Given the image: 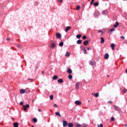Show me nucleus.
<instances>
[{"mask_svg": "<svg viewBox=\"0 0 127 127\" xmlns=\"http://www.w3.org/2000/svg\"><path fill=\"white\" fill-rule=\"evenodd\" d=\"M89 65H91L92 67H96V62L94 60H91L89 62Z\"/></svg>", "mask_w": 127, "mask_h": 127, "instance_id": "nucleus-1", "label": "nucleus"}, {"mask_svg": "<svg viewBox=\"0 0 127 127\" xmlns=\"http://www.w3.org/2000/svg\"><path fill=\"white\" fill-rule=\"evenodd\" d=\"M80 48L81 50H82V51H83L84 54H87V50H86V48L85 47H83V45L80 46Z\"/></svg>", "mask_w": 127, "mask_h": 127, "instance_id": "nucleus-2", "label": "nucleus"}, {"mask_svg": "<svg viewBox=\"0 0 127 127\" xmlns=\"http://www.w3.org/2000/svg\"><path fill=\"white\" fill-rule=\"evenodd\" d=\"M113 108L115 111H117L118 112H120V111H121V108H120V107H119L118 106L114 105L113 106Z\"/></svg>", "mask_w": 127, "mask_h": 127, "instance_id": "nucleus-3", "label": "nucleus"}, {"mask_svg": "<svg viewBox=\"0 0 127 127\" xmlns=\"http://www.w3.org/2000/svg\"><path fill=\"white\" fill-rule=\"evenodd\" d=\"M80 84H81V82H77L76 83L75 88L76 89V90H79V89H80L79 87H80Z\"/></svg>", "mask_w": 127, "mask_h": 127, "instance_id": "nucleus-4", "label": "nucleus"}, {"mask_svg": "<svg viewBox=\"0 0 127 127\" xmlns=\"http://www.w3.org/2000/svg\"><path fill=\"white\" fill-rule=\"evenodd\" d=\"M94 15H95V17H98L100 15V12H98V10H96L94 12Z\"/></svg>", "mask_w": 127, "mask_h": 127, "instance_id": "nucleus-5", "label": "nucleus"}, {"mask_svg": "<svg viewBox=\"0 0 127 127\" xmlns=\"http://www.w3.org/2000/svg\"><path fill=\"white\" fill-rule=\"evenodd\" d=\"M63 126L64 127H67V126H68V123H67V121L64 120L63 121Z\"/></svg>", "mask_w": 127, "mask_h": 127, "instance_id": "nucleus-6", "label": "nucleus"}, {"mask_svg": "<svg viewBox=\"0 0 127 127\" xmlns=\"http://www.w3.org/2000/svg\"><path fill=\"white\" fill-rule=\"evenodd\" d=\"M75 105H78V106H80V105H82V102L79 100H76L75 101Z\"/></svg>", "mask_w": 127, "mask_h": 127, "instance_id": "nucleus-7", "label": "nucleus"}, {"mask_svg": "<svg viewBox=\"0 0 127 127\" xmlns=\"http://www.w3.org/2000/svg\"><path fill=\"white\" fill-rule=\"evenodd\" d=\"M119 25L120 23H119V22L117 21L115 22V24L113 25V27H114L115 28H117V27H118V26H119Z\"/></svg>", "mask_w": 127, "mask_h": 127, "instance_id": "nucleus-8", "label": "nucleus"}, {"mask_svg": "<svg viewBox=\"0 0 127 127\" xmlns=\"http://www.w3.org/2000/svg\"><path fill=\"white\" fill-rule=\"evenodd\" d=\"M56 36L58 39L61 38V34H60V33H57Z\"/></svg>", "mask_w": 127, "mask_h": 127, "instance_id": "nucleus-9", "label": "nucleus"}, {"mask_svg": "<svg viewBox=\"0 0 127 127\" xmlns=\"http://www.w3.org/2000/svg\"><path fill=\"white\" fill-rule=\"evenodd\" d=\"M92 95H93V96H95V98H98V97H99V92H97L96 93H92Z\"/></svg>", "mask_w": 127, "mask_h": 127, "instance_id": "nucleus-10", "label": "nucleus"}, {"mask_svg": "<svg viewBox=\"0 0 127 127\" xmlns=\"http://www.w3.org/2000/svg\"><path fill=\"white\" fill-rule=\"evenodd\" d=\"M105 43V39H104V37H102L101 38V41H100V43L101 44H103V43Z\"/></svg>", "mask_w": 127, "mask_h": 127, "instance_id": "nucleus-11", "label": "nucleus"}, {"mask_svg": "<svg viewBox=\"0 0 127 127\" xmlns=\"http://www.w3.org/2000/svg\"><path fill=\"white\" fill-rule=\"evenodd\" d=\"M70 29H71V27L67 26L65 29V32H68V31H69V30H70Z\"/></svg>", "mask_w": 127, "mask_h": 127, "instance_id": "nucleus-12", "label": "nucleus"}, {"mask_svg": "<svg viewBox=\"0 0 127 127\" xmlns=\"http://www.w3.org/2000/svg\"><path fill=\"white\" fill-rule=\"evenodd\" d=\"M67 73H68V74H72V69H71V68H67Z\"/></svg>", "mask_w": 127, "mask_h": 127, "instance_id": "nucleus-13", "label": "nucleus"}, {"mask_svg": "<svg viewBox=\"0 0 127 127\" xmlns=\"http://www.w3.org/2000/svg\"><path fill=\"white\" fill-rule=\"evenodd\" d=\"M87 44H89V41L88 40H85L83 43V45L87 46Z\"/></svg>", "mask_w": 127, "mask_h": 127, "instance_id": "nucleus-14", "label": "nucleus"}, {"mask_svg": "<svg viewBox=\"0 0 127 127\" xmlns=\"http://www.w3.org/2000/svg\"><path fill=\"white\" fill-rule=\"evenodd\" d=\"M58 82L59 83V84H60L61 83H64V81L63 80V79L60 78L58 79Z\"/></svg>", "mask_w": 127, "mask_h": 127, "instance_id": "nucleus-15", "label": "nucleus"}, {"mask_svg": "<svg viewBox=\"0 0 127 127\" xmlns=\"http://www.w3.org/2000/svg\"><path fill=\"white\" fill-rule=\"evenodd\" d=\"M109 54L106 53L104 55V59H109Z\"/></svg>", "mask_w": 127, "mask_h": 127, "instance_id": "nucleus-16", "label": "nucleus"}, {"mask_svg": "<svg viewBox=\"0 0 127 127\" xmlns=\"http://www.w3.org/2000/svg\"><path fill=\"white\" fill-rule=\"evenodd\" d=\"M110 46L111 48H112V50H115V46H116V45H115V44H111Z\"/></svg>", "mask_w": 127, "mask_h": 127, "instance_id": "nucleus-17", "label": "nucleus"}, {"mask_svg": "<svg viewBox=\"0 0 127 127\" xmlns=\"http://www.w3.org/2000/svg\"><path fill=\"white\" fill-rule=\"evenodd\" d=\"M14 127H18V123L15 122L13 124Z\"/></svg>", "mask_w": 127, "mask_h": 127, "instance_id": "nucleus-18", "label": "nucleus"}, {"mask_svg": "<svg viewBox=\"0 0 127 127\" xmlns=\"http://www.w3.org/2000/svg\"><path fill=\"white\" fill-rule=\"evenodd\" d=\"M59 45L60 47H62V46H63V45H64V42H61L59 43Z\"/></svg>", "mask_w": 127, "mask_h": 127, "instance_id": "nucleus-19", "label": "nucleus"}, {"mask_svg": "<svg viewBox=\"0 0 127 127\" xmlns=\"http://www.w3.org/2000/svg\"><path fill=\"white\" fill-rule=\"evenodd\" d=\"M56 116H58V117H61V114H60V112H55Z\"/></svg>", "mask_w": 127, "mask_h": 127, "instance_id": "nucleus-20", "label": "nucleus"}, {"mask_svg": "<svg viewBox=\"0 0 127 127\" xmlns=\"http://www.w3.org/2000/svg\"><path fill=\"white\" fill-rule=\"evenodd\" d=\"M67 126L68 127H74V125L72 124V123H69L67 124Z\"/></svg>", "mask_w": 127, "mask_h": 127, "instance_id": "nucleus-21", "label": "nucleus"}, {"mask_svg": "<svg viewBox=\"0 0 127 127\" xmlns=\"http://www.w3.org/2000/svg\"><path fill=\"white\" fill-rule=\"evenodd\" d=\"M20 94H24L25 93V90L22 89L20 90Z\"/></svg>", "mask_w": 127, "mask_h": 127, "instance_id": "nucleus-22", "label": "nucleus"}, {"mask_svg": "<svg viewBox=\"0 0 127 127\" xmlns=\"http://www.w3.org/2000/svg\"><path fill=\"white\" fill-rule=\"evenodd\" d=\"M77 44H81L82 43V40L79 39L76 41Z\"/></svg>", "mask_w": 127, "mask_h": 127, "instance_id": "nucleus-23", "label": "nucleus"}, {"mask_svg": "<svg viewBox=\"0 0 127 127\" xmlns=\"http://www.w3.org/2000/svg\"><path fill=\"white\" fill-rule=\"evenodd\" d=\"M75 127H82V126L81 125V124L76 123V124L75 125Z\"/></svg>", "mask_w": 127, "mask_h": 127, "instance_id": "nucleus-24", "label": "nucleus"}, {"mask_svg": "<svg viewBox=\"0 0 127 127\" xmlns=\"http://www.w3.org/2000/svg\"><path fill=\"white\" fill-rule=\"evenodd\" d=\"M51 47L52 48H55V43H52L51 45Z\"/></svg>", "mask_w": 127, "mask_h": 127, "instance_id": "nucleus-25", "label": "nucleus"}, {"mask_svg": "<svg viewBox=\"0 0 127 127\" xmlns=\"http://www.w3.org/2000/svg\"><path fill=\"white\" fill-rule=\"evenodd\" d=\"M58 79V76L55 75L53 77V79L54 80H57Z\"/></svg>", "mask_w": 127, "mask_h": 127, "instance_id": "nucleus-26", "label": "nucleus"}, {"mask_svg": "<svg viewBox=\"0 0 127 127\" xmlns=\"http://www.w3.org/2000/svg\"><path fill=\"white\" fill-rule=\"evenodd\" d=\"M82 36V35H81V34H78V35H77L76 36V38H77L78 39H80V38H81V37Z\"/></svg>", "mask_w": 127, "mask_h": 127, "instance_id": "nucleus-27", "label": "nucleus"}, {"mask_svg": "<svg viewBox=\"0 0 127 127\" xmlns=\"http://www.w3.org/2000/svg\"><path fill=\"white\" fill-rule=\"evenodd\" d=\"M32 121H33V123H34L35 124L37 123V119H36V118H33Z\"/></svg>", "mask_w": 127, "mask_h": 127, "instance_id": "nucleus-28", "label": "nucleus"}, {"mask_svg": "<svg viewBox=\"0 0 127 127\" xmlns=\"http://www.w3.org/2000/svg\"><path fill=\"white\" fill-rule=\"evenodd\" d=\"M94 6H98L99 5V2H95L93 4Z\"/></svg>", "mask_w": 127, "mask_h": 127, "instance_id": "nucleus-29", "label": "nucleus"}, {"mask_svg": "<svg viewBox=\"0 0 127 127\" xmlns=\"http://www.w3.org/2000/svg\"><path fill=\"white\" fill-rule=\"evenodd\" d=\"M25 91L26 92V93H29V92H30V90H29V88H27L25 89Z\"/></svg>", "mask_w": 127, "mask_h": 127, "instance_id": "nucleus-30", "label": "nucleus"}, {"mask_svg": "<svg viewBox=\"0 0 127 127\" xmlns=\"http://www.w3.org/2000/svg\"><path fill=\"white\" fill-rule=\"evenodd\" d=\"M68 78L69 80H71V79L73 78V76L71 74H69L68 76Z\"/></svg>", "mask_w": 127, "mask_h": 127, "instance_id": "nucleus-31", "label": "nucleus"}, {"mask_svg": "<svg viewBox=\"0 0 127 127\" xmlns=\"http://www.w3.org/2000/svg\"><path fill=\"white\" fill-rule=\"evenodd\" d=\"M65 56L67 57H68V56H70V53L69 52H66L65 54Z\"/></svg>", "mask_w": 127, "mask_h": 127, "instance_id": "nucleus-32", "label": "nucleus"}, {"mask_svg": "<svg viewBox=\"0 0 127 127\" xmlns=\"http://www.w3.org/2000/svg\"><path fill=\"white\" fill-rule=\"evenodd\" d=\"M116 30V29L115 28V27H114L113 28H112L110 29V31L111 32H113V31H115Z\"/></svg>", "mask_w": 127, "mask_h": 127, "instance_id": "nucleus-33", "label": "nucleus"}, {"mask_svg": "<svg viewBox=\"0 0 127 127\" xmlns=\"http://www.w3.org/2000/svg\"><path fill=\"white\" fill-rule=\"evenodd\" d=\"M23 107L27 109V108H29L30 106L29 104H26V105H23Z\"/></svg>", "mask_w": 127, "mask_h": 127, "instance_id": "nucleus-34", "label": "nucleus"}, {"mask_svg": "<svg viewBox=\"0 0 127 127\" xmlns=\"http://www.w3.org/2000/svg\"><path fill=\"white\" fill-rule=\"evenodd\" d=\"M82 39H83V40H85V39H87V36L86 35H84L82 36Z\"/></svg>", "mask_w": 127, "mask_h": 127, "instance_id": "nucleus-35", "label": "nucleus"}, {"mask_svg": "<svg viewBox=\"0 0 127 127\" xmlns=\"http://www.w3.org/2000/svg\"><path fill=\"white\" fill-rule=\"evenodd\" d=\"M96 0H91L90 1V5H92L94 3V1H95Z\"/></svg>", "mask_w": 127, "mask_h": 127, "instance_id": "nucleus-36", "label": "nucleus"}, {"mask_svg": "<svg viewBox=\"0 0 127 127\" xmlns=\"http://www.w3.org/2000/svg\"><path fill=\"white\" fill-rule=\"evenodd\" d=\"M54 96L53 95H51L50 96V100H53Z\"/></svg>", "mask_w": 127, "mask_h": 127, "instance_id": "nucleus-37", "label": "nucleus"}, {"mask_svg": "<svg viewBox=\"0 0 127 127\" xmlns=\"http://www.w3.org/2000/svg\"><path fill=\"white\" fill-rule=\"evenodd\" d=\"M102 13L103 14H107V10H103L102 11Z\"/></svg>", "mask_w": 127, "mask_h": 127, "instance_id": "nucleus-38", "label": "nucleus"}, {"mask_svg": "<svg viewBox=\"0 0 127 127\" xmlns=\"http://www.w3.org/2000/svg\"><path fill=\"white\" fill-rule=\"evenodd\" d=\"M111 122H114L115 121V118L114 117H111Z\"/></svg>", "mask_w": 127, "mask_h": 127, "instance_id": "nucleus-39", "label": "nucleus"}, {"mask_svg": "<svg viewBox=\"0 0 127 127\" xmlns=\"http://www.w3.org/2000/svg\"><path fill=\"white\" fill-rule=\"evenodd\" d=\"M97 127H103V124H100L99 125H98Z\"/></svg>", "mask_w": 127, "mask_h": 127, "instance_id": "nucleus-40", "label": "nucleus"}, {"mask_svg": "<svg viewBox=\"0 0 127 127\" xmlns=\"http://www.w3.org/2000/svg\"><path fill=\"white\" fill-rule=\"evenodd\" d=\"M82 126L83 127H88V125H87V124H82Z\"/></svg>", "mask_w": 127, "mask_h": 127, "instance_id": "nucleus-41", "label": "nucleus"}, {"mask_svg": "<svg viewBox=\"0 0 127 127\" xmlns=\"http://www.w3.org/2000/svg\"><path fill=\"white\" fill-rule=\"evenodd\" d=\"M127 89H123V93H124L125 94H126L127 93Z\"/></svg>", "mask_w": 127, "mask_h": 127, "instance_id": "nucleus-42", "label": "nucleus"}, {"mask_svg": "<svg viewBox=\"0 0 127 127\" xmlns=\"http://www.w3.org/2000/svg\"><path fill=\"white\" fill-rule=\"evenodd\" d=\"M79 8H80V6H77L76 7V10H79Z\"/></svg>", "mask_w": 127, "mask_h": 127, "instance_id": "nucleus-43", "label": "nucleus"}, {"mask_svg": "<svg viewBox=\"0 0 127 127\" xmlns=\"http://www.w3.org/2000/svg\"><path fill=\"white\" fill-rule=\"evenodd\" d=\"M98 32L99 33L101 32V33H102V34H104V32L102 31V30H98Z\"/></svg>", "mask_w": 127, "mask_h": 127, "instance_id": "nucleus-44", "label": "nucleus"}, {"mask_svg": "<svg viewBox=\"0 0 127 127\" xmlns=\"http://www.w3.org/2000/svg\"><path fill=\"white\" fill-rule=\"evenodd\" d=\"M27 110V108H25L24 106H23V110L25 112Z\"/></svg>", "mask_w": 127, "mask_h": 127, "instance_id": "nucleus-45", "label": "nucleus"}, {"mask_svg": "<svg viewBox=\"0 0 127 127\" xmlns=\"http://www.w3.org/2000/svg\"><path fill=\"white\" fill-rule=\"evenodd\" d=\"M22 105H23V102L21 101V102H20V106H22Z\"/></svg>", "mask_w": 127, "mask_h": 127, "instance_id": "nucleus-46", "label": "nucleus"}, {"mask_svg": "<svg viewBox=\"0 0 127 127\" xmlns=\"http://www.w3.org/2000/svg\"><path fill=\"white\" fill-rule=\"evenodd\" d=\"M57 107H58L57 106V104H55L54 105V108H57Z\"/></svg>", "mask_w": 127, "mask_h": 127, "instance_id": "nucleus-47", "label": "nucleus"}, {"mask_svg": "<svg viewBox=\"0 0 127 127\" xmlns=\"http://www.w3.org/2000/svg\"><path fill=\"white\" fill-rule=\"evenodd\" d=\"M6 40L7 41H10V38H7V39H6Z\"/></svg>", "mask_w": 127, "mask_h": 127, "instance_id": "nucleus-48", "label": "nucleus"}, {"mask_svg": "<svg viewBox=\"0 0 127 127\" xmlns=\"http://www.w3.org/2000/svg\"><path fill=\"white\" fill-rule=\"evenodd\" d=\"M59 2H63V0H58Z\"/></svg>", "mask_w": 127, "mask_h": 127, "instance_id": "nucleus-49", "label": "nucleus"}, {"mask_svg": "<svg viewBox=\"0 0 127 127\" xmlns=\"http://www.w3.org/2000/svg\"><path fill=\"white\" fill-rule=\"evenodd\" d=\"M121 38H122V39L125 40V36H122L121 37Z\"/></svg>", "mask_w": 127, "mask_h": 127, "instance_id": "nucleus-50", "label": "nucleus"}, {"mask_svg": "<svg viewBox=\"0 0 127 127\" xmlns=\"http://www.w3.org/2000/svg\"><path fill=\"white\" fill-rule=\"evenodd\" d=\"M17 47L18 48H20V45H17Z\"/></svg>", "mask_w": 127, "mask_h": 127, "instance_id": "nucleus-51", "label": "nucleus"}, {"mask_svg": "<svg viewBox=\"0 0 127 127\" xmlns=\"http://www.w3.org/2000/svg\"><path fill=\"white\" fill-rule=\"evenodd\" d=\"M35 2L37 4V5H38V4H39V3L38 1H36Z\"/></svg>", "mask_w": 127, "mask_h": 127, "instance_id": "nucleus-52", "label": "nucleus"}, {"mask_svg": "<svg viewBox=\"0 0 127 127\" xmlns=\"http://www.w3.org/2000/svg\"><path fill=\"white\" fill-rule=\"evenodd\" d=\"M87 50H90V49H91V48L90 47L87 48Z\"/></svg>", "mask_w": 127, "mask_h": 127, "instance_id": "nucleus-53", "label": "nucleus"}, {"mask_svg": "<svg viewBox=\"0 0 127 127\" xmlns=\"http://www.w3.org/2000/svg\"><path fill=\"white\" fill-rule=\"evenodd\" d=\"M125 43H126V44H127V41H125Z\"/></svg>", "mask_w": 127, "mask_h": 127, "instance_id": "nucleus-54", "label": "nucleus"}, {"mask_svg": "<svg viewBox=\"0 0 127 127\" xmlns=\"http://www.w3.org/2000/svg\"><path fill=\"white\" fill-rule=\"evenodd\" d=\"M38 112H41V110L40 109L38 110Z\"/></svg>", "mask_w": 127, "mask_h": 127, "instance_id": "nucleus-55", "label": "nucleus"}, {"mask_svg": "<svg viewBox=\"0 0 127 127\" xmlns=\"http://www.w3.org/2000/svg\"><path fill=\"white\" fill-rule=\"evenodd\" d=\"M108 103H112V101H109L108 102Z\"/></svg>", "mask_w": 127, "mask_h": 127, "instance_id": "nucleus-56", "label": "nucleus"}, {"mask_svg": "<svg viewBox=\"0 0 127 127\" xmlns=\"http://www.w3.org/2000/svg\"><path fill=\"white\" fill-rule=\"evenodd\" d=\"M125 127H127V125L126 124V125H125Z\"/></svg>", "mask_w": 127, "mask_h": 127, "instance_id": "nucleus-57", "label": "nucleus"}, {"mask_svg": "<svg viewBox=\"0 0 127 127\" xmlns=\"http://www.w3.org/2000/svg\"><path fill=\"white\" fill-rule=\"evenodd\" d=\"M126 73H127V69L126 70Z\"/></svg>", "mask_w": 127, "mask_h": 127, "instance_id": "nucleus-58", "label": "nucleus"}, {"mask_svg": "<svg viewBox=\"0 0 127 127\" xmlns=\"http://www.w3.org/2000/svg\"><path fill=\"white\" fill-rule=\"evenodd\" d=\"M42 73V74H43L44 73V71H43Z\"/></svg>", "mask_w": 127, "mask_h": 127, "instance_id": "nucleus-59", "label": "nucleus"}, {"mask_svg": "<svg viewBox=\"0 0 127 127\" xmlns=\"http://www.w3.org/2000/svg\"><path fill=\"white\" fill-rule=\"evenodd\" d=\"M31 80L30 78H28V80Z\"/></svg>", "mask_w": 127, "mask_h": 127, "instance_id": "nucleus-60", "label": "nucleus"}, {"mask_svg": "<svg viewBox=\"0 0 127 127\" xmlns=\"http://www.w3.org/2000/svg\"><path fill=\"white\" fill-rule=\"evenodd\" d=\"M107 77H110V75H107Z\"/></svg>", "mask_w": 127, "mask_h": 127, "instance_id": "nucleus-61", "label": "nucleus"}, {"mask_svg": "<svg viewBox=\"0 0 127 127\" xmlns=\"http://www.w3.org/2000/svg\"><path fill=\"white\" fill-rule=\"evenodd\" d=\"M32 102H34V100H32Z\"/></svg>", "mask_w": 127, "mask_h": 127, "instance_id": "nucleus-62", "label": "nucleus"}, {"mask_svg": "<svg viewBox=\"0 0 127 127\" xmlns=\"http://www.w3.org/2000/svg\"><path fill=\"white\" fill-rule=\"evenodd\" d=\"M34 127L33 126H32V127Z\"/></svg>", "mask_w": 127, "mask_h": 127, "instance_id": "nucleus-63", "label": "nucleus"}, {"mask_svg": "<svg viewBox=\"0 0 127 127\" xmlns=\"http://www.w3.org/2000/svg\"><path fill=\"white\" fill-rule=\"evenodd\" d=\"M88 102H90V100H88Z\"/></svg>", "mask_w": 127, "mask_h": 127, "instance_id": "nucleus-64", "label": "nucleus"}]
</instances>
